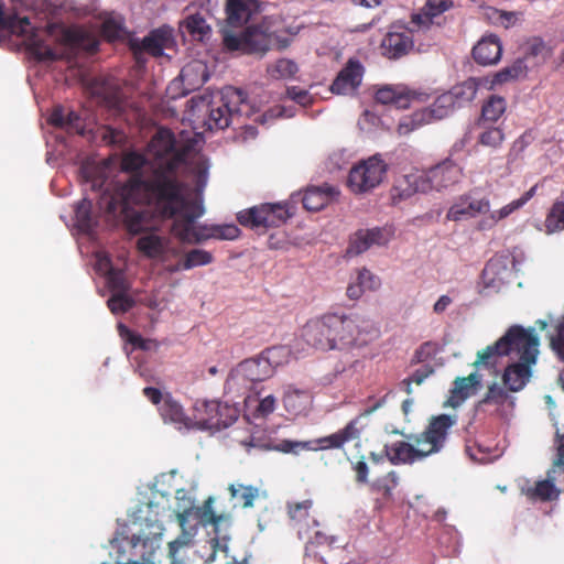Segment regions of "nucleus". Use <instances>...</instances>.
Instances as JSON below:
<instances>
[{
	"instance_id": "nucleus-1",
	"label": "nucleus",
	"mask_w": 564,
	"mask_h": 564,
	"mask_svg": "<svg viewBox=\"0 0 564 564\" xmlns=\"http://www.w3.org/2000/svg\"><path fill=\"white\" fill-rule=\"evenodd\" d=\"M185 158L186 150L174 134L161 128L152 137L145 154L128 151L122 155L121 169L131 174L124 182L109 180V162L85 163L80 167L84 185L100 194V208L121 220L131 235L143 234L137 247L148 258L162 257L169 243L154 232L159 224L150 215V206L161 217L174 220L172 230L183 242L202 240L195 221L204 215L205 208L202 202L191 199L187 185L176 176Z\"/></svg>"
},
{
	"instance_id": "nucleus-2",
	"label": "nucleus",
	"mask_w": 564,
	"mask_h": 564,
	"mask_svg": "<svg viewBox=\"0 0 564 564\" xmlns=\"http://www.w3.org/2000/svg\"><path fill=\"white\" fill-rule=\"evenodd\" d=\"M217 97L218 100L199 96L188 101L193 116L202 118L208 130H223L231 124H241V118L249 117L253 111L247 94L240 88L225 87Z\"/></svg>"
},
{
	"instance_id": "nucleus-3",
	"label": "nucleus",
	"mask_w": 564,
	"mask_h": 564,
	"mask_svg": "<svg viewBox=\"0 0 564 564\" xmlns=\"http://www.w3.org/2000/svg\"><path fill=\"white\" fill-rule=\"evenodd\" d=\"M289 355L284 346L271 347L259 356L241 361L229 373L226 383V392L245 395L254 383L263 381L273 375L274 369L282 364V358Z\"/></svg>"
},
{
	"instance_id": "nucleus-4",
	"label": "nucleus",
	"mask_w": 564,
	"mask_h": 564,
	"mask_svg": "<svg viewBox=\"0 0 564 564\" xmlns=\"http://www.w3.org/2000/svg\"><path fill=\"white\" fill-rule=\"evenodd\" d=\"M357 323L337 314H328L306 323L302 336L307 345L323 350L344 349L354 341Z\"/></svg>"
},
{
	"instance_id": "nucleus-5",
	"label": "nucleus",
	"mask_w": 564,
	"mask_h": 564,
	"mask_svg": "<svg viewBox=\"0 0 564 564\" xmlns=\"http://www.w3.org/2000/svg\"><path fill=\"white\" fill-rule=\"evenodd\" d=\"M460 177L462 167L454 161L446 159L425 173L404 175L394 186L393 199L397 197L405 199L415 193L440 192L458 183Z\"/></svg>"
},
{
	"instance_id": "nucleus-6",
	"label": "nucleus",
	"mask_w": 564,
	"mask_h": 564,
	"mask_svg": "<svg viewBox=\"0 0 564 564\" xmlns=\"http://www.w3.org/2000/svg\"><path fill=\"white\" fill-rule=\"evenodd\" d=\"M216 500L215 496H208L202 507H191L177 512L176 519L182 532L175 540L169 542V557H177L180 550L193 544L195 532L186 529L188 517L192 513L196 516L203 527L213 525L216 533L219 523L229 520L230 514L226 509L214 507Z\"/></svg>"
},
{
	"instance_id": "nucleus-7",
	"label": "nucleus",
	"mask_w": 564,
	"mask_h": 564,
	"mask_svg": "<svg viewBox=\"0 0 564 564\" xmlns=\"http://www.w3.org/2000/svg\"><path fill=\"white\" fill-rule=\"evenodd\" d=\"M539 337L534 328H528L524 336L520 337L519 345L513 351L518 361L507 366L502 376L503 383L510 391H521L530 381L532 368L539 356Z\"/></svg>"
},
{
	"instance_id": "nucleus-8",
	"label": "nucleus",
	"mask_w": 564,
	"mask_h": 564,
	"mask_svg": "<svg viewBox=\"0 0 564 564\" xmlns=\"http://www.w3.org/2000/svg\"><path fill=\"white\" fill-rule=\"evenodd\" d=\"M195 429L200 431H221L232 425L239 417L236 405L218 401H197L194 406Z\"/></svg>"
},
{
	"instance_id": "nucleus-9",
	"label": "nucleus",
	"mask_w": 564,
	"mask_h": 564,
	"mask_svg": "<svg viewBox=\"0 0 564 564\" xmlns=\"http://www.w3.org/2000/svg\"><path fill=\"white\" fill-rule=\"evenodd\" d=\"M223 37L228 48H243L253 53H265L273 47L284 48L289 45L288 39L281 40L276 34L256 26H248L240 35L224 31Z\"/></svg>"
},
{
	"instance_id": "nucleus-10",
	"label": "nucleus",
	"mask_w": 564,
	"mask_h": 564,
	"mask_svg": "<svg viewBox=\"0 0 564 564\" xmlns=\"http://www.w3.org/2000/svg\"><path fill=\"white\" fill-rule=\"evenodd\" d=\"M516 482L520 494H562L564 491V436L558 440L556 457L545 479L531 481L519 477Z\"/></svg>"
},
{
	"instance_id": "nucleus-11",
	"label": "nucleus",
	"mask_w": 564,
	"mask_h": 564,
	"mask_svg": "<svg viewBox=\"0 0 564 564\" xmlns=\"http://www.w3.org/2000/svg\"><path fill=\"white\" fill-rule=\"evenodd\" d=\"M387 171L381 154H375L351 167L347 184L355 194L368 193L381 184Z\"/></svg>"
},
{
	"instance_id": "nucleus-12",
	"label": "nucleus",
	"mask_w": 564,
	"mask_h": 564,
	"mask_svg": "<svg viewBox=\"0 0 564 564\" xmlns=\"http://www.w3.org/2000/svg\"><path fill=\"white\" fill-rule=\"evenodd\" d=\"M289 217H291V214L286 209V205L281 203H267L260 206H253L247 210L240 212L237 216L238 221L242 226L252 229L279 227L285 223Z\"/></svg>"
},
{
	"instance_id": "nucleus-13",
	"label": "nucleus",
	"mask_w": 564,
	"mask_h": 564,
	"mask_svg": "<svg viewBox=\"0 0 564 564\" xmlns=\"http://www.w3.org/2000/svg\"><path fill=\"white\" fill-rule=\"evenodd\" d=\"M449 98L451 97L444 93L440 95L430 107L417 110L413 112L412 116L403 118L398 126L399 133L408 134L434 120H441L453 115L456 109Z\"/></svg>"
},
{
	"instance_id": "nucleus-14",
	"label": "nucleus",
	"mask_w": 564,
	"mask_h": 564,
	"mask_svg": "<svg viewBox=\"0 0 564 564\" xmlns=\"http://www.w3.org/2000/svg\"><path fill=\"white\" fill-rule=\"evenodd\" d=\"M527 330L528 329L520 325L511 326L496 343L477 352V359L474 366L477 368L495 367L500 357L511 356L513 354L514 348L519 345L520 337L524 336Z\"/></svg>"
},
{
	"instance_id": "nucleus-15",
	"label": "nucleus",
	"mask_w": 564,
	"mask_h": 564,
	"mask_svg": "<svg viewBox=\"0 0 564 564\" xmlns=\"http://www.w3.org/2000/svg\"><path fill=\"white\" fill-rule=\"evenodd\" d=\"M457 423V415L440 414L432 416L425 431L415 438L417 446L429 445V456L442 451L445 445L448 431Z\"/></svg>"
},
{
	"instance_id": "nucleus-16",
	"label": "nucleus",
	"mask_w": 564,
	"mask_h": 564,
	"mask_svg": "<svg viewBox=\"0 0 564 564\" xmlns=\"http://www.w3.org/2000/svg\"><path fill=\"white\" fill-rule=\"evenodd\" d=\"M209 78L207 65L202 61H192L187 63L180 73L178 79L171 83L169 90H175L180 85L183 86L180 95L185 96L200 88Z\"/></svg>"
},
{
	"instance_id": "nucleus-17",
	"label": "nucleus",
	"mask_w": 564,
	"mask_h": 564,
	"mask_svg": "<svg viewBox=\"0 0 564 564\" xmlns=\"http://www.w3.org/2000/svg\"><path fill=\"white\" fill-rule=\"evenodd\" d=\"M490 204L487 198H479L475 192L463 195L449 208L447 219L454 221L467 220L479 214L489 212Z\"/></svg>"
},
{
	"instance_id": "nucleus-18",
	"label": "nucleus",
	"mask_w": 564,
	"mask_h": 564,
	"mask_svg": "<svg viewBox=\"0 0 564 564\" xmlns=\"http://www.w3.org/2000/svg\"><path fill=\"white\" fill-rule=\"evenodd\" d=\"M345 444V438L343 437L340 431L334 433L329 436L322 437L315 440L313 442H302V441H292V440H282L278 444L274 445V449L285 454H295L297 455L301 451L304 449H327V448H339Z\"/></svg>"
},
{
	"instance_id": "nucleus-19",
	"label": "nucleus",
	"mask_w": 564,
	"mask_h": 564,
	"mask_svg": "<svg viewBox=\"0 0 564 564\" xmlns=\"http://www.w3.org/2000/svg\"><path fill=\"white\" fill-rule=\"evenodd\" d=\"M364 66L357 59L350 58L334 79L330 90L336 95H350L360 86Z\"/></svg>"
},
{
	"instance_id": "nucleus-20",
	"label": "nucleus",
	"mask_w": 564,
	"mask_h": 564,
	"mask_svg": "<svg viewBox=\"0 0 564 564\" xmlns=\"http://www.w3.org/2000/svg\"><path fill=\"white\" fill-rule=\"evenodd\" d=\"M339 194L335 186L324 184L322 186L308 187L305 193H293V202L301 200L306 210L318 212Z\"/></svg>"
},
{
	"instance_id": "nucleus-21",
	"label": "nucleus",
	"mask_w": 564,
	"mask_h": 564,
	"mask_svg": "<svg viewBox=\"0 0 564 564\" xmlns=\"http://www.w3.org/2000/svg\"><path fill=\"white\" fill-rule=\"evenodd\" d=\"M170 43L171 33L164 29L154 30L142 40L130 39L129 41L130 48L137 57L143 52L153 56H162L164 48L167 47Z\"/></svg>"
},
{
	"instance_id": "nucleus-22",
	"label": "nucleus",
	"mask_w": 564,
	"mask_h": 564,
	"mask_svg": "<svg viewBox=\"0 0 564 564\" xmlns=\"http://www.w3.org/2000/svg\"><path fill=\"white\" fill-rule=\"evenodd\" d=\"M48 123L69 134L85 135V124L82 117L73 109L55 106L50 115Z\"/></svg>"
},
{
	"instance_id": "nucleus-23",
	"label": "nucleus",
	"mask_w": 564,
	"mask_h": 564,
	"mask_svg": "<svg viewBox=\"0 0 564 564\" xmlns=\"http://www.w3.org/2000/svg\"><path fill=\"white\" fill-rule=\"evenodd\" d=\"M384 451L392 464H412L429 456L425 449L403 441L387 444Z\"/></svg>"
},
{
	"instance_id": "nucleus-24",
	"label": "nucleus",
	"mask_w": 564,
	"mask_h": 564,
	"mask_svg": "<svg viewBox=\"0 0 564 564\" xmlns=\"http://www.w3.org/2000/svg\"><path fill=\"white\" fill-rule=\"evenodd\" d=\"M421 94L410 91L404 86L386 85L376 91V100L382 105H393L398 109L410 107L413 99L419 98Z\"/></svg>"
},
{
	"instance_id": "nucleus-25",
	"label": "nucleus",
	"mask_w": 564,
	"mask_h": 564,
	"mask_svg": "<svg viewBox=\"0 0 564 564\" xmlns=\"http://www.w3.org/2000/svg\"><path fill=\"white\" fill-rule=\"evenodd\" d=\"M514 265V259L508 254H498L491 258L482 270V280L487 288H495L503 282L510 272L509 265Z\"/></svg>"
},
{
	"instance_id": "nucleus-26",
	"label": "nucleus",
	"mask_w": 564,
	"mask_h": 564,
	"mask_svg": "<svg viewBox=\"0 0 564 564\" xmlns=\"http://www.w3.org/2000/svg\"><path fill=\"white\" fill-rule=\"evenodd\" d=\"M160 414L164 423L172 424L180 432L195 429V420L186 416L182 405L171 398L163 400Z\"/></svg>"
},
{
	"instance_id": "nucleus-27",
	"label": "nucleus",
	"mask_w": 564,
	"mask_h": 564,
	"mask_svg": "<svg viewBox=\"0 0 564 564\" xmlns=\"http://www.w3.org/2000/svg\"><path fill=\"white\" fill-rule=\"evenodd\" d=\"M502 55V44L497 35L482 37L473 48V57L480 65L497 64Z\"/></svg>"
},
{
	"instance_id": "nucleus-28",
	"label": "nucleus",
	"mask_w": 564,
	"mask_h": 564,
	"mask_svg": "<svg viewBox=\"0 0 564 564\" xmlns=\"http://www.w3.org/2000/svg\"><path fill=\"white\" fill-rule=\"evenodd\" d=\"M257 12V2L254 0H227L226 14L227 23L232 28L245 25Z\"/></svg>"
},
{
	"instance_id": "nucleus-29",
	"label": "nucleus",
	"mask_w": 564,
	"mask_h": 564,
	"mask_svg": "<svg viewBox=\"0 0 564 564\" xmlns=\"http://www.w3.org/2000/svg\"><path fill=\"white\" fill-rule=\"evenodd\" d=\"M480 383L481 376L476 371L467 377H457L451 390V397L444 402L443 406H459L470 395L471 389L480 386Z\"/></svg>"
},
{
	"instance_id": "nucleus-30",
	"label": "nucleus",
	"mask_w": 564,
	"mask_h": 564,
	"mask_svg": "<svg viewBox=\"0 0 564 564\" xmlns=\"http://www.w3.org/2000/svg\"><path fill=\"white\" fill-rule=\"evenodd\" d=\"M413 40L405 33L390 32L381 43L382 53L390 59L406 55L413 48Z\"/></svg>"
},
{
	"instance_id": "nucleus-31",
	"label": "nucleus",
	"mask_w": 564,
	"mask_h": 564,
	"mask_svg": "<svg viewBox=\"0 0 564 564\" xmlns=\"http://www.w3.org/2000/svg\"><path fill=\"white\" fill-rule=\"evenodd\" d=\"M163 527L159 522H148L138 533L132 534L130 543L133 547L141 545L151 555L159 546L163 535Z\"/></svg>"
},
{
	"instance_id": "nucleus-32",
	"label": "nucleus",
	"mask_w": 564,
	"mask_h": 564,
	"mask_svg": "<svg viewBox=\"0 0 564 564\" xmlns=\"http://www.w3.org/2000/svg\"><path fill=\"white\" fill-rule=\"evenodd\" d=\"M479 89V79L470 77L455 86H453L446 94L451 97V101L456 110L469 106L475 99Z\"/></svg>"
},
{
	"instance_id": "nucleus-33",
	"label": "nucleus",
	"mask_w": 564,
	"mask_h": 564,
	"mask_svg": "<svg viewBox=\"0 0 564 564\" xmlns=\"http://www.w3.org/2000/svg\"><path fill=\"white\" fill-rule=\"evenodd\" d=\"M183 36L193 41L205 42L212 35V29L199 13L188 14L180 24Z\"/></svg>"
},
{
	"instance_id": "nucleus-34",
	"label": "nucleus",
	"mask_w": 564,
	"mask_h": 564,
	"mask_svg": "<svg viewBox=\"0 0 564 564\" xmlns=\"http://www.w3.org/2000/svg\"><path fill=\"white\" fill-rule=\"evenodd\" d=\"M311 394L307 390L289 386L284 392L283 402L285 410L293 415L305 413L311 405Z\"/></svg>"
},
{
	"instance_id": "nucleus-35",
	"label": "nucleus",
	"mask_w": 564,
	"mask_h": 564,
	"mask_svg": "<svg viewBox=\"0 0 564 564\" xmlns=\"http://www.w3.org/2000/svg\"><path fill=\"white\" fill-rule=\"evenodd\" d=\"M288 514L291 518V520H293L300 525H305L307 528H310L311 525H318V521L314 516L313 501L311 499H305L300 502H289Z\"/></svg>"
},
{
	"instance_id": "nucleus-36",
	"label": "nucleus",
	"mask_w": 564,
	"mask_h": 564,
	"mask_svg": "<svg viewBox=\"0 0 564 564\" xmlns=\"http://www.w3.org/2000/svg\"><path fill=\"white\" fill-rule=\"evenodd\" d=\"M530 66L525 63V58H517L511 65H508L494 74L491 87L524 78Z\"/></svg>"
},
{
	"instance_id": "nucleus-37",
	"label": "nucleus",
	"mask_w": 564,
	"mask_h": 564,
	"mask_svg": "<svg viewBox=\"0 0 564 564\" xmlns=\"http://www.w3.org/2000/svg\"><path fill=\"white\" fill-rule=\"evenodd\" d=\"M550 55V48L541 37L529 39L523 46V56L530 68L538 66L546 61Z\"/></svg>"
},
{
	"instance_id": "nucleus-38",
	"label": "nucleus",
	"mask_w": 564,
	"mask_h": 564,
	"mask_svg": "<svg viewBox=\"0 0 564 564\" xmlns=\"http://www.w3.org/2000/svg\"><path fill=\"white\" fill-rule=\"evenodd\" d=\"M91 200L84 198L75 208L76 226L84 234H91L97 226V218L91 213Z\"/></svg>"
},
{
	"instance_id": "nucleus-39",
	"label": "nucleus",
	"mask_w": 564,
	"mask_h": 564,
	"mask_svg": "<svg viewBox=\"0 0 564 564\" xmlns=\"http://www.w3.org/2000/svg\"><path fill=\"white\" fill-rule=\"evenodd\" d=\"M345 318H352L356 321L357 326L354 329V341L351 345H361L368 339H372L378 336V329L376 324L371 319H367L357 315L344 316Z\"/></svg>"
},
{
	"instance_id": "nucleus-40",
	"label": "nucleus",
	"mask_w": 564,
	"mask_h": 564,
	"mask_svg": "<svg viewBox=\"0 0 564 564\" xmlns=\"http://www.w3.org/2000/svg\"><path fill=\"white\" fill-rule=\"evenodd\" d=\"M102 34L109 41L126 39L128 31L123 25V19L115 14L107 17L102 23Z\"/></svg>"
},
{
	"instance_id": "nucleus-41",
	"label": "nucleus",
	"mask_w": 564,
	"mask_h": 564,
	"mask_svg": "<svg viewBox=\"0 0 564 564\" xmlns=\"http://www.w3.org/2000/svg\"><path fill=\"white\" fill-rule=\"evenodd\" d=\"M176 470L161 474L155 477L153 481L148 484V489L151 490L152 494H169L172 489L175 494H186V489L183 487H172L171 481L174 480Z\"/></svg>"
},
{
	"instance_id": "nucleus-42",
	"label": "nucleus",
	"mask_w": 564,
	"mask_h": 564,
	"mask_svg": "<svg viewBox=\"0 0 564 564\" xmlns=\"http://www.w3.org/2000/svg\"><path fill=\"white\" fill-rule=\"evenodd\" d=\"M546 234L564 229V202H555L545 219Z\"/></svg>"
},
{
	"instance_id": "nucleus-43",
	"label": "nucleus",
	"mask_w": 564,
	"mask_h": 564,
	"mask_svg": "<svg viewBox=\"0 0 564 564\" xmlns=\"http://www.w3.org/2000/svg\"><path fill=\"white\" fill-rule=\"evenodd\" d=\"M550 344L553 351L564 362V316L563 321L555 326V333L551 334ZM558 383L564 390V369L560 372Z\"/></svg>"
},
{
	"instance_id": "nucleus-44",
	"label": "nucleus",
	"mask_w": 564,
	"mask_h": 564,
	"mask_svg": "<svg viewBox=\"0 0 564 564\" xmlns=\"http://www.w3.org/2000/svg\"><path fill=\"white\" fill-rule=\"evenodd\" d=\"M506 111V100L500 96H491L482 106L481 116L487 121H497Z\"/></svg>"
},
{
	"instance_id": "nucleus-45",
	"label": "nucleus",
	"mask_w": 564,
	"mask_h": 564,
	"mask_svg": "<svg viewBox=\"0 0 564 564\" xmlns=\"http://www.w3.org/2000/svg\"><path fill=\"white\" fill-rule=\"evenodd\" d=\"M212 261L213 256L210 252L203 249H193L182 259V267L185 270H191L196 267L209 264Z\"/></svg>"
},
{
	"instance_id": "nucleus-46",
	"label": "nucleus",
	"mask_w": 564,
	"mask_h": 564,
	"mask_svg": "<svg viewBox=\"0 0 564 564\" xmlns=\"http://www.w3.org/2000/svg\"><path fill=\"white\" fill-rule=\"evenodd\" d=\"M134 305V300L128 293H113L107 301V306L113 314L128 312Z\"/></svg>"
},
{
	"instance_id": "nucleus-47",
	"label": "nucleus",
	"mask_w": 564,
	"mask_h": 564,
	"mask_svg": "<svg viewBox=\"0 0 564 564\" xmlns=\"http://www.w3.org/2000/svg\"><path fill=\"white\" fill-rule=\"evenodd\" d=\"M508 394L505 390V388L497 382H494L488 387V391L484 395V398L478 402V408H481L486 404H503L507 400Z\"/></svg>"
},
{
	"instance_id": "nucleus-48",
	"label": "nucleus",
	"mask_w": 564,
	"mask_h": 564,
	"mask_svg": "<svg viewBox=\"0 0 564 564\" xmlns=\"http://www.w3.org/2000/svg\"><path fill=\"white\" fill-rule=\"evenodd\" d=\"M239 234H240V229L238 228V226H236L234 224H225V225H213L209 228V234L207 236L199 235V237L202 239H204L205 237H213V238H218V239H224V240H234V239L238 238Z\"/></svg>"
},
{
	"instance_id": "nucleus-49",
	"label": "nucleus",
	"mask_w": 564,
	"mask_h": 564,
	"mask_svg": "<svg viewBox=\"0 0 564 564\" xmlns=\"http://www.w3.org/2000/svg\"><path fill=\"white\" fill-rule=\"evenodd\" d=\"M106 280L112 294L127 293L129 285L126 281L123 272L120 269H113L108 274H106Z\"/></svg>"
},
{
	"instance_id": "nucleus-50",
	"label": "nucleus",
	"mask_w": 564,
	"mask_h": 564,
	"mask_svg": "<svg viewBox=\"0 0 564 564\" xmlns=\"http://www.w3.org/2000/svg\"><path fill=\"white\" fill-rule=\"evenodd\" d=\"M371 247L369 239L366 237L365 230H358L350 239L347 253L349 256H358L367 251Z\"/></svg>"
},
{
	"instance_id": "nucleus-51",
	"label": "nucleus",
	"mask_w": 564,
	"mask_h": 564,
	"mask_svg": "<svg viewBox=\"0 0 564 564\" xmlns=\"http://www.w3.org/2000/svg\"><path fill=\"white\" fill-rule=\"evenodd\" d=\"M295 115L294 108H286L284 106H275L269 109L261 116H258L254 121L260 122L261 124H265L269 120L278 117L292 118Z\"/></svg>"
},
{
	"instance_id": "nucleus-52",
	"label": "nucleus",
	"mask_w": 564,
	"mask_h": 564,
	"mask_svg": "<svg viewBox=\"0 0 564 564\" xmlns=\"http://www.w3.org/2000/svg\"><path fill=\"white\" fill-rule=\"evenodd\" d=\"M505 139L500 128H490L484 131L479 137V143L485 147L498 148Z\"/></svg>"
},
{
	"instance_id": "nucleus-53",
	"label": "nucleus",
	"mask_w": 564,
	"mask_h": 564,
	"mask_svg": "<svg viewBox=\"0 0 564 564\" xmlns=\"http://www.w3.org/2000/svg\"><path fill=\"white\" fill-rule=\"evenodd\" d=\"M366 237L369 239L371 246H384L391 238V231L387 228L375 227L366 229Z\"/></svg>"
},
{
	"instance_id": "nucleus-54",
	"label": "nucleus",
	"mask_w": 564,
	"mask_h": 564,
	"mask_svg": "<svg viewBox=\"0 0 564 564\" xmlns=\"http://www.w3.org/2000/svg\"><path fill=\"white\" fill-rule=\"evenodd\" d=\"M297 72L296 64L286 58L279 59L274 67L271 69L273 77H290Z\"/></svg>"
},
{
	"instance_id": "nucleus-55",
	"label": "nucleus",
	"mask_w": 564,
	"mask_h": 564,
	"mask_svg": "<svg viewBox=\"0 0 564 564\" xmlns=\"http://www.w3.org/2000/svg\"><path fill=\"white\" fill-rule=\"evenodd\" d=\"M452 6L453 2L451 0H426L424 8L427 18L433 21L435 17L447 11Z\"/></svg>"
},
{
	"instance_id": "nucleus-56",
	"label": "nucleus",
	"mask_w": 564,
	"mask_h": 564,
	"mask_svg": "<svg viewBox=\"0 0 564 564\" xmlns=\"http://www.w3.org/2000/svg\"><path fill=\"white\" fill-rule=\"evenodd\" d=\"M285 94L291 100L303 107L311 105L313 101V97L308 90L297 86L288 87Z\"/></svg>"
},
{
	"instance_id": "nucleus-57",
	"label": "nucleus",
	"mask_w": 564,
	"mask_h": 564,
	"mask_svg": "<svg viewBox=\"0 0 564 564\" xmlns=\"http://www.w3.org/2000/svg\"><path fill=\"white\" fill-rule=\"evenodd\" d=\"M210 164L207 159H202L196 166V188L202 192L207 185Z\"/></svg>"
},
{
	"instance_id": "nucleus-58",
	"label": "nucleus",
	"mask_w": 564,
	"mask_h": 564,
	"mask_svg": "<svg viewBox=\"0 0 564 564\" xmlns=\"http://www.w3.org/2000/svg\"><path fill=\"white\" fill-rule=\"evenodd\" d=\"M356 282L362 286L364 290H375L379 285V280L369 270L361 269L358 272Z\"/></svg>"
},
{
	"instance_id": "nucleus-59",
	"label": "nucleus",
	"mask_w": 564,
	"mask_h": 564,
	"mask_svg": "<svg viewBox=\"0 0 564 564\" xmlns=\"http://www.w3.org/2000/svg\"><path fill=\"white\" fill-rule=\"evenodd\" d=\"M521 203L518 202V199L512 200L508 205L501 207L498 210H495L490 214V218L496 223L498 220H501L503 218H507L509 215H511L513 212L520 209Z\"/></svg>"
},
{
	"instance_id": "nucleus-60",
	"label": "nucleus",
	"mask_w": 564,
	"mask_h": 564,
	"mask_svg": "<svg viewBox=\"0 0 564 564\" xmlns=\"http://www.w3.org/2000/svg\"><path fill=\"white\" fill-rule=\"evenodd\" d=\"M275 409V398L270 394L260 400L257 411L260 415L267 416Z\"/></svg>"
},
{
	"instance_id": "nucleus-61",
	"label": "nucleus",
	"mask_w": 564,
	"mask_h": 564,
	"mask_svg": "<svg viewBox=\"0 0 564 564\" xmlns=\"http://www.w3.org/2000/svg\"><path fill=\"white\" fill-rule=\"evenodd\" d=\"M102 139L112 145L122 144L126 140L124 133L112 128H107L102 134Z\"/></svg>"
},
{
	"instance_id": "nucleus-62",
	"label": "nucleus",
	"mask_w": 564,
	"mask_h": 564,
	"mask_svg": "<svg viewBox=\"0 0 564 564\" xmlns=\"http://www.w3.org/2000/svg\"><path fill=\"white\" fill-rule=\"evenodd\" d=\"M521 13L516 11H502L500 26L509 29L520 20Z\"/></svg>"
},
{
	"instance_id": "nucleus-63",
	"label": "nucleus",
	"mask_w": 564,
	"mask_h": 564,
	"mask_svg": "<svg viewBox=\"0 0 564 564\" xmlns=\"http://www.w3.org/2000/svg\"><path fill=\"white\" fill-rule=\"evenodd\" d=\"M432 373H433L432 367L423 366L420 369H416L409 379L416 384H421Z\"/></svg>"
},
{
	"instance_id": "nucleus-64",
	"label": "nucleus",
	"mask_w": 564,
	"mask_h": 564,
	"mask_svg": "<svg viewBox=\"0 0 564 564\" xmlns=\"http://www.w3.org/2000/svg\"><path fill=\"white\" fill-rule=\"evenodd\" d=\"M96 269L100 274L106 276V274H108L115 268L112 267L108 256H100L97 260Z\"/></svg>"
}]
</instances>
